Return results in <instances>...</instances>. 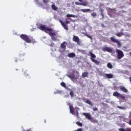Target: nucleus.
I'll use <instances>...</instances> for the list:
<instances>
[{
    "label": "nucleus",
    "mask_w": 131,
    "mask_h": 131,
    "mask_svg": "<svg viewBox=\"0 0 131 131\" xmlns=\"http://www.w3.org/2000/svg\"><path fill=\"white\" fill-rule=\"evenodd\" d=\"M38 28V29H40V30H42V31H45L46 33H48L47 31H53V29L52 28H47L46 27V25H39Z\"/></svg>",
    "instance_id": "f257e3e1"
},
{
    "label": "nucleus",
    "mask_w": 131,
    "mask_h": 131,
    "mask_svg": "<svg viewBox=\"0 0 131 131\" xmlns=\"http://www.w3.org/2000/svg\"><path fill=\"white\" fill-rule=\"evenodd\" d=\"M89 54L90 57V60H91L92 62H93V63H95L96 65H99L100 64V61L98 60H97L95 59L96 58V55L94 54L92 52H89Z\"/></svg>",
    "instance_id": "f03ea898"
},
{
    "label": "nucleus",
    "mask_w": 131,
    "mask_h": 131,
    "mask_svg": "<svg viewBox=\"0 0 131 131\" xmlns=\"http://www.w3.org/2000/svg\"><path fill=\"white\" fill-rule=\"evenodd\" d=\"M59 21L61 25V26L65 29V30L68 31L69 30V28H68V26L66 24H70V21L69 20H68L67 19H66L65 23L63 22V20L59 19Z\"/></svg>",
    "instance_id": "7ed1b4c3"
},
{
    "label": "nucleus",
    "mask_w": 131,
    "mask_h": 131,
    "mask_svg": "<svg viewBox=\"0 0 131 131\" xmlns=\"http://www.w3.org/2000/svg\"><path fill=\"white\" fill-rule=\"evenodd\" d=\"M111 41L112 42H114L115 43H117L118 46V48H120L121 47V42H120V41L116 38H115V37L113 36L110 37Z\"/></svg>",
    "instance_id": "20e7f679"
},
{
    "label": "nucleus",
    "mask_w": 131,
    "mask_h": 131,
    "mask_svg": "<svg viewBox=\"0 0 131 131\" xmlns=\"http://www.w3.org/2000/svg\"><path fill=\"white\" fill-rule=\"evenodd\" d=\"M116 52L117 54V59H118V60H120L124 57V54L123 53V52H122V51L119 49H116Z\"/></svg>",
    "instance_id": "39448f33"
},
{
    "label": "nucleus",
    "mask_w": 131,
    "mask_h": 131,
    "mask_svg": "<svg viewBox=\"0 0 131 131\" xmlns=\"http://www.w3.org/2000/svg\"><path fill=\"white\" fill-rule=\"evenodd\" d=\"M20 37L26 42H27V43H30L31 42V40H30V39H29V37L27 35L21 34L20 35Z\"/></svg>",
    "instance_id": "423d86ee"
},
{
    "label": "nucleus",
    "mask_w": 131,
    "mask_h": 131,
    "mask_svg": "<svg viewBox=\"0 0 131 131\" xmlns=\"http://www.w3.org/2000/svg\"><path fill=\"white\" fill-rule=\"evenodd\" d=\"M113 96H114V97H116V98H121V99H125V96L122 95L116 91L113 93Z\"/></svg>",
    "instance_id": "0eeeda50"
},
{
    "label": "nucleus",
    "mask_w": 131,
    "mask_h": 131,
    "mask_svg": "<svg viewBox=\"0 0 131 131\" xmlns=\"http://www.w3.org/2000/svg\"><path fill=\"white\" fill-rule=\"evenodd\" d=\"M49 35H50V36H51L52 40H54V41H56V40H57V38H56V35H57V34H56V33L55 32H52V31H49V32L48 33Z\"/></svg>",
    "instance_id": "6e6552de"
},
{
    "label": "nucleus",
    "mask_w": 131,
    "mask_h": 131,
    "mask_svg": "<svg viewBox=\"0 0 131 131\" xmlns=\"http://www.w3.org/2000/svg\"><path fill=\"white\" fill-rule=\"evenodd\" d=\"M73 41H74L75 42H77L78 45H80L81 43V42L80 41V40L79 39V37L77 36L74 35L73 37Z\"/></svg>",
    "instance_id": "1a4fd4ad"
},
{
    "label": "nucleus",
    "mask_w": 131,
    "mask_h": 131,
    "mask_svg": "<svg viewBox=\"0 0 131 131\" xmlns=\"http://www.w3.org/2000/svg\"><path fill=\"white\" fill-rule=\"evenodd\" d=\"M103 51L104 52H108V53H112L113 52V50L112 48L109 47H104L103 48Z\"/></svg>",
    "instance_id": "9d476101"
},
{
    "label": "nucleus",
    "mask_w": 131,
    "mask_h": 131,
    "mask_svg": "<svg viewBox=\"0 0 131 131\" xmlns=\"http://www.w3.org/2000/svg\"><path fill=\"white\" fill-rule=\"evenodd\" d=\"M83 115H84V116H85V118H86L89 120H90V119H92V115H91L90 113H84L83 114Z\"/></svg>",
    "instance_id": "9b49d317"
},
{
    "label": "nucleus",
    "mask_w": 131,
    "mask_h": 131,
    "mask_svg": "<svg viewBox=\"0 0 131 131\" xmlns=\"http://www.w3.org/2000/svg\"><path fill=\"white\" fill-rule=\"evenodd\" d=\"M66 45H67V42L63 41L60 44V48L62 50H66Z\"/></svg>",
    "instance_id": "f8f14e48"
},
{
    "label": "nucleus",
    "mask_w": 131,
    "mask_h": 131,
    "mask_svg": "<svg viewBox=\"0 0 131 131\" xmlns=\"http://www.w3.org/2000/svg\"><path fill=\"white\" fill-rule=\"evenodd\" d=\"M75 5H79L80 6H83L84 7H86V6H88V2H84L83 3H80L79 2H76Z\"/></svg>",
    "instance_id": "ddd939ff"
},
{
    "label": "nucleus",
    "mask_w": 131,
    "mask_h": 131,
    "mask_svg": "<svg viewBox=\"0 0 131 131\" xmlns=\"http://www.w3.org/2000/svg\"><path fill=\"white\" fill-rule=\"evenodd\" d=\"M120 90L121 91H122V92H123L124 93H127V92H128V91H127L126 88H125V87H124L123 86H120Z\"/></svg>",
    "instance_id": "4468645a"
},
{
    "label": "nucleus",
    "mask_w": 131,
    "mask_h": 131,
    "mask_svg": "<svg viewBox=\"0 0 131 131\" xmlns=\"http://www.w3.org/2000/svg\"><path fill=\"white\" fill-rule=\"evenodd\" d=\"M75 53H69L68 55V56L69 57V58H75Z\"/></svg>",
    "instance_id": "2eb2a0df"
},
{
    "label": "nucleus",
    "mask_w": 131,
    "mask_h": 131,
    "mask_svg": "<svg viewBox=\"0 0 131 131\" xmlns=\"http://www.w3.org/2000/svg\"><path fill=\"white\" fill-rule=\"evenodd\" d=\"M105 77L106 78L111 79L113 77V75L112 74H105Z\"/></svg>",
    "instance_id": "dca6fc26"
},
{
    "label": "nucleus",
    "mask_w": 131,
    "mask_h": 131,
    "mask_svg": "<svg viewBox=\"0 0 131 131\" xmlns=\"http://www.w3.org/2000/svg\"><path fill=\"white\" fill-rule=\"evenodd\" d=\"M67 76L71 79H77V78L74 77V75H73V74L68 75Z\"/></svg>",
    "instance_id": "f3484780"
},
{
    "label": "nucleus",
    "mask_w": 131,
    "mask_h": 131,
    "mask_svg": "<svg viewBox=\"0 0 131 131\" xmlns=\"http://www.w3.org/2000/svg\"><path fill=\"white\" fill-rule=\"evenodd\" d=\"M88 76H89V73L88 72L82 73V77H88Z\"/></svg>",
    "instance_id": "a211bd4d"
},
{
    "label": "nucleus",
    "mask_w": 131,
    "mask_h": 131,
    "mask_svg": "<svg viewBox=\"0 0 131 131\" xmlns=\"http://www.w3.org/2000/svg\"><path fill=\"white\" fill-rule=\"evenodd\" d=\"M81 12H83V13H86L88 12H91V9H80Z\"/></svg>",
    "instance_id": "6ab92c4d"
},
{
    "label": "nucleus",
    "mask_w": 131,
    "mask_h": 131,
    "mask_svg": "<svg viewBox=\"0 0 131 131\" xmlns=\"http://www.w3.org/2000/svg\"><path fill=\"white\" fill-rule=\"evenodd\" d=\"M115 35H116V36H118V37H121V36H122V35H124V33H123V32L118 33H116Z\"/></svg>",
    "instance_id": "aec40b11"
},
{
    "label": "nucleus",
    "mask_w": 131,
    "mask_h": 131,
    "mask_svg": "<svg viewBox=\"0 0 131 131\" xmlns=\"http://www.w3.org/2000/svg\"><path fill=\"white\" fill-rule=\"evenodd\" d=\"M85 103H86V104H89V105H90V106H94V104H93L92 101H91L90 100H87L85 101Z\"/></svg>",
    "instance_id": "412c9836"
},
{
    "label": "nucleus",
    "mask_w": 131,
    "mask_h": 131,
    "mask_svg": "<svg viewBox=\"0 0 131 131\" xmlns=\"http://www.w3.org/2000/svg\"><path fill=\"white\" fill-rule=\"evenodd\" d=\"M66 17L67 18H75V17H76V16L73 15V14H68L67 15H66Z\"/></svg>",
    "instance_id": "4be33fe9"
},
{
    "label": "nucleus",
    "mask_w": 131,
    "mask_h": 131,
    "mask_svg": "<svg viewBox=\"0 0 131 131\" xmlns=\"http://www.w3.org/2000/svg\"><path fill=\"white\" fill-rule=\"evenodd\" d=\"M51 8L52 10H54V11H57V10H58V7L54 4L52 5Z\"/></svg>",
    "instance_id": "5701e85b"
},
{
    "label": "nucleus",
    "mask_w": 131,
    "mask_h": 131,
    "mask_svg": "<svg viewBox=\"0 0 131 131\" xmlns=\"http://www.w3.org/2000/svg\"><path fill=\"white\" fill-rule=\"evenodd\" d=\"M91 122H93V123H98V120L93 118H91V119L90 120Z\"/></svg>",
    "instance_id": "b1692460"
},
{
    "label": "nucleus",
    "mask_w": 131,
    "mask_h": 131,
    "mask_svg": "<svg viewBox=\"0 0 131 131\" xmlns=\"http://www.w3.org/2000/svg\"><path fill=\"white\" fill-rule=\"evenodd\" d=\"M107 66L110 69H112V68H113V66H112V64H111L110 62L107 64Z\"/></svg>",
    "instance_id": "393cba45"
},
{
    "label": "nucleus",
    "mask_w": 131,
    "mask_h": 131,
    "mask_svg": "<svg viewBox=\"0 0 131 131\" xmlns=\"http://www.w3.org/2000/svg\"><path fill=\"white\" fill-rule=\"evenodd\" d=\"M70 112H71V113H72V114H73L74 113V108L73 107L70 106Z\"/></svg>",
    "instance_id": "a878e982"
},
{
    "label": "nucleus",
    "mask_w": 131,
    "mask_h": 131,
    "mask_svg": "<svg viewBox=\"0 0 131 131\" xmlns=\"http://www.w3.org/2000/svg\"><path fill=\"white\" fill-rule=\"evenodd\" d=\"M70 95L71 98H73L74 97V93L73 92V91H70Z\"/></svg>",
    "instance_id": "bb28decb"
},
{
    "label": "nucleus",
    "mask_w": 131,
    "mask_h": 131,
    "mask_svg": "<svg viewBox=\"0 0 131 131\" xmlns=\"http://www.w3.org/2000/svg\"><path fill=\"white\" fill-rule=\"evenodd\" d=\"M60 85H61V86H63V88H66V84L63 82H62L60 83Z\"/></svg>",
    "instance_id": "cd10ccee"
},
{
    "label": "nucleus",
    "mask_w": 131,
    "mask_h": 131,
    "mask_svg": "<svg viewBox=\"0 0 131 131\" xmlns=\"http://www.w3.org/2000/svg\"><path fill=\"white\" fill-rule=\"evenodd\" d=\"M76 124H77L78 126H82V123L79 122H76Z\"/></svg>",
    "instance_id": "c85d7f7f"
},
{
    "label": "nucleus",
    "mask_w": 131,
    "mask_h": 131,
    "mask_svg": "<svg viewBox=\"0 0 131 131\" xmlns=\"http://www.w3.org/2000/svg\"><path fill=\"white\" fill-rule=\"evenodd\" d=\"M91 16H92L93 17L97 16V13L93 12V13H91Z\"/></svg>",
    "instance_id": "c756f323"
},
{
    "label": "nucleus",
    "mask_w": 131,
    "mask_h": 131,
    "mask_svg": "<svg viewBox=\"0 0 131 131\" xmlns=\"http://www.w3.org/2000/svg\"><path fill=\"white\" fill-rule=\"evenodd\" d=\"M118 108H119V109H121V110H123L124 109H125V107L123 106H118Z\"/></svg>",
    "instance_id": "7c9ffc66"
},
{
    "label": "nucleus",
    "mask_w": 131,
    "mask_h": 131,
    "mask_svg": "<svg viewBox=\"0 0 131 131\" xmlns=\"http://www.w3.org/2000/svg\"><path fill=\"white\" fill-rule=\"evenodd\" d=\"M43 4H48L49 0H42Z\"/></svg>",
    "instance_id": "2f4dec72"
},
{
    "label": "nucleus",
    "mask_w": 131,
    "mask_h": 131,
    "mask_svg": "<svg viewBox=\"0 0 131 131\" xmlns=\"http://www.w3.org/2000/svg\"><path fill=\"white\" fill-rule=\"evenodd\" d=\"M119 131H126V129H124L123 128H119Z\"/></svg>",
    "instance_id": "473e14b6"
},
{
    "label": "nucleus",
    "mask_w": 131,
    "mask_h": 131,
    "mask_svg": "<svg viewBox=\"0 0 131 131\" xmlns=\"http://www.w3.org/2000/svg\"><path fill=\"white\" fill-rule=\"evenodd\" d=\"M93 111H98V108L94 107L93 108Z\"/></svg>",
    "instance_id": "72a5a7b5"
},
{
    "label": "nucleus",
    "mask_w": 131,
    "mask_h": 131,
    "mask_svg": "<svg viewBox=\"0 0 131 131\" xmlns=\"http://www.w3.org/2000/svg\"><path fill=\"white\" fill-rule=\"evenodd\" d=\"M99 11L100 12V13H104V9H103L102 8H100Z\"/></svg>",
    "instance_id": "f704fd0d"
},
{
    "label": "nucleus",
    "mask_w": 131,
    "mask_h": 131,
    "mask_svg": "<svg viewBox=\"0 0 131 131\" xmlns=\"http://www.w3.org/2000/svg\"><path fill=\"white\" fill-rule=\"evenodd\" d=\"M100 15L102 17V18H104V17H105V16L104 15V12L100 13Z\"/></svg>",
    "instance_id": "c9c22d12"
},
{
    "label": "nucleus",
    "mask_w": 131,
    "mask_h": 131,
    "mask_svg": "<svg viewBox=\"0 0 131 131\" xmlns=\"http://www.w3.org/2000/svg\"><path fill=\"white\" fill-rule=\"evenodd\" d=\"M126 131H131V128L130 127L126 128Z\"/></svg>",
    "instance_id": "e433bc0d"
},
{
    "label": "nucleus",
    "mask_w": 131,
    "mask_h": 131,
    "mask_svg": "<svg viewBox=\"0 0 131 131\" xmlns=\"http://www.w3.org/2000/svg\"><path fill=\"white\" fill-rule=\"evenodd\" d=\"M34 1L36 4H38V3H39V0H34Z\"/></svg>",
    "instance_id": "4c0bfd02"
},
{
    "label": "nucleus",
    "mask_w": 131,
    "mask_h": 131,
    "mask_svg": "<svg viewBox=\"0 0 131 131\" xmlns=\"http://www.w3.org/2000/svg\"><path fill=\"white\" fill-rule=\"evenodd\" d=\"M101 27H102V28H105V25H104V24H101Z\"/></svg>",
    "instance_id": "58836bf2"
},
{
    "label": "nucleus",
    "mask_w": 131,
    "mask_h": 131,
    "mask_svg": "<svg viewBox=\"0 0 131 131\" xmlns=\"http://www.w3.org/2000/svg\"><path fill=\"white\" fill-rule=\"evenodd\" d=\"M78 115H79V114L78 113V111L76 112V116H77V117H78Z\"/></svg>",
    "instance_id": "ea45409f"
},
{
    "label": "nucleus",
    "mask_w": 131,
    "mask_h": 131,
    "mask_svg": "<svg viewBox=\"0 0 131 131\" xmlns=\"http://www.w3.org/2000/svg\"><path fill=\"white\" fill-rule=\"evenodd\" d=\"M129 118H131V112L129 113Z\"/></svg>",
    "instance_id": "a19ab883"
},
{
    "label": "nucleus",
    "mask_w": 131,
    "mask_h": 131,
    "mask_svg": "<svg viewBox=\"0 0 131 131\" xmlns=\"http://www.w3.org/2000/svg\"><path fill=\"white\" fill-rule=\"evenodd\" d=\"M77 131H82V129L78 128V129H77Z\"/></svg>",
    "instance_id": "79ce46f5"
},
{
    "label": "nucleus",
    "mask_w": 131,
    "mask_h": 131,
    "mask_svg": "<svg viewBox=\"0 0 131 131\" xmlns=\"http://www.w3.org/2000/svg\"><path fill=\"white\" fill-rule=\"evenodd\" d=\"M128 124H129V125H131V119H130V120L129 121Z\"/></svg>",
    "instance_id": "37998d69"
},
{
    "label": "nucleus",
    "mask_w": 131,
    "mask_h": 131,
    "mask_svg": "<svg viewBox=\"0 0 131 131\" xmlns=\"http://www.w3.org/2000/svg\"><path fill=\"white\" fill-rule=\"evenodd\" d=\"M26 131H33V130H32V128H30L28 130H26Z\"/></svg>",
    "instance_id": "c03bdc74"
},
{
    "label": "nucleus",
    "mask_w": 131,
    "mask_h": 131,
    "mask_svg": "<svg viewBox=\"0 0 131 131\" xmlns=\"http://www.w3.org/2000/svg\"><path fill=\"white\" fill-rule=\"evenodd\" d=\"M66 19H67L68 21L69 20H72V18H66Z\"/></svg>",
    "instance_id": "a18cd8bd"
},
{
    "label": "nucleus",
    "mask_w": 131,
    "mask_h": 131,
    "mask_svg": "<svg viewBox=\"0 0 131 131\" xmlns=\"http://www.w3.org/2000/svg\"><path fill=\"white\" fill-rule=\"evenodd\" d=\"M25 76H28V74H26V73H25Z\"/></svg>",
    "instance_id": "49530a36"
},
{
    "label": "nucleus",
    "mask_w": 131,
    "mask_h": 131,
    "mask_svg": "<svg viewBox=\"0 0 131 131\" xmlns=\"http://www.w3.org/2000/svg\"><path fill=\"white\" fill-rule=\"evenodd\" d=\"M79 2H80V3H82V0H78Z\"/></svg>",
    "instance_id": "de8ad7c7"
},
{
    "label": "nucleus",
    "mask_w": 131,
    "mask_h": 131,
    "mask_svg": "<svg viewBox=\"0 0 131 131\" xmlns=\"http://www.w3.org/2000/svg\"><path fill=\"white\" fill-rule=\"evenodd\" d=\"M86 36H87V37H90V35H86Z\"/></svg>",
    "instance_id": "09e8293b"
},
{
    "label": "nucleus",
    "mask_w": 131,
    "mask_h": 131,
    "mask_svg": "<svg viewBox=\"0 0 131 131\" xmlns=\"http://www.w3.org/2000/svg\"><path fill=\"white\" fill-rule=\"evenodd\" d=\"M89 38H92V37L91 36H89V37H88Z\"/></svg>",
    "instance_id": "8fccbe9b"
},
{
    "label": "nucleus",
    "mask_w": 131,
    "mask_h": 131,
    "mask_svg": "<svg viewBox=\"0 0 131 131\" xmlns=\"http://www.w3.org/2000/svg\"><path fill=\"white\" fill-rule=\"evenodd\" d=\"M123 31V29H122V31Z\"/></svg>",
    "instance_id": "3c124183"
}]
</instances>
